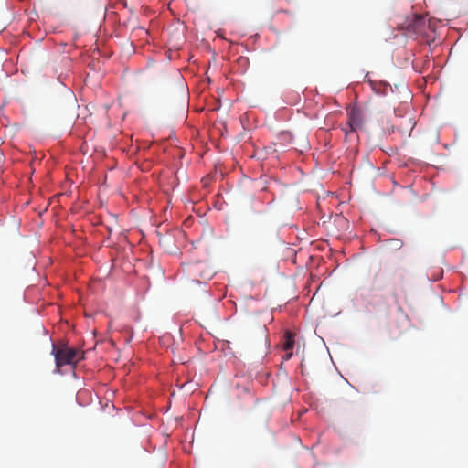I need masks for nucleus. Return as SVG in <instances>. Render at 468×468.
<instances>
[{"mask_svg": "<svg viewBox=\"0 0 468 468\" xmlns=\"http://www.w3.org/2000/svg\"><path fill=\"white\" fill-rule=\"evenodd\" d=\"M293 346H294L293 335L291 332H287L285 334V342H284L283 348L285 351H290L293 348Z\"/></svg>", "mask_w": 468, "mask_h": 468, "instance_id": "obj_5", "label": "nucleus"}, {"mask_svg": "<svg viewBox=\"0 0 468 468\" xmlns=\"http://www.w3.org/2000/svg\"><path fill=\"white\" fill-rule=\"evenodd\" d=\"M187 272L193 276V280L200 283V279L207 280L211 277V272L207 270L206 263L197 261L187 265Z\"/></svg>", "mask_w": 468, "mask_h": 468, "instance_id": "obj_3", "label": "nucleus"}, {"mask_svg": "<svg viewBox=\"0 0 468 468\" xmlns=\"http://www.w3.org/2000/svg\"><path fill=\"white\" fill-rule=\"evenodd\" d=\"M51 354L55 357L57 370L66 365L76 366L79 361L84 358L82 351L69 347L66 345L57 346L53 344Z\"/></svg>", "mask_w": 468, "mask_h": 468, "instance_id": "obj_1", "label": "nucleus"}, {"mask_svg": "<svg viewBox=\"0 0 468 468\" xmlns=\"http://www.w3.org/2000/svg\"><path fill=\"white\" fill-rule=\"evenodd\" d=\"M426 19L424 16L415 15L413 17L409 19L404 27L409 33L420 35L424 33Z\"/></svg>", "mask_w": 468, "mask_h": 468, "instance_id": "obj_4", "label": "nucleus"}, {"mask_svg": "<svg viewBox=\"0 0 468 468\" xmlns=\"http://www.w3.org/2000/svg\"><path fill=\"white\" fill-rule=\"evenodd\" d=\"M342 131L344 132L346 137L348 136V134L352 133L353 132L350 131V128H349V125L348 123L346 124V126L343 127L342 128Z\"/></svg>", "mask_w": 468, "mask_h": 468, "instance_id": "obj_6", "label": "nucleus"}, {"mask_svg": "<svg viewBox=\"0 0 468 468\" xmlns=\"http://www.w3.org/2000/svg\"><path fill=\"white\" fill-rule=\"evenodd\" d=\"M348 125L351 132L361 129L365 122V112L362 108L352 106L347 109Z\"/></svg>", "mask_w": 468, "mask_h": 468, "instance_id": "obj_2", "label": "nucleus"}, {"mask_svg": "<svg viewBox=\"0 0 468 468\" xmlns=\"http://www.w3.org/2000/svg\"><path fill=\"white\" fill-rule=\"evenodd\" d=\"M291 356H292V353L288 354V355H287V356H286V358H290V357H291Z\"/></svg>", "mask_w": 468, "mask_h": 468, "instance_id": "obj_8", "label": "nucleus"}, {"mask_svg": "<svg viewBox=\"0 0 468 468\" xmlns=\"http://www.w3.org/2000/svg\"><path fill=\"white\" fill-rule=\"evenodd\" d=\"M261 330H262V333H263V334H265V332H266V330H267V329H266V326H263V327L261 328Z\"/></svg>", "mask_w": 468, "mask_h": 468, "instance_id": "obj_7", "label": "nucleus"}]
</instances>
